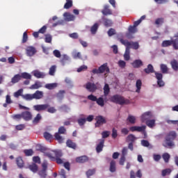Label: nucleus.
<instances>
[{
    "label": "nucleus",
    "mask_w": 178,
    "mask_h": 178,
    "mask_svg": "<svg viewBox=\"0 0 178 178\" xmlns=\"http://www.w3.org/2000/svg\"><path fill=\"white\" fill-rule=\"evenodd\" d=\"M145 73L146 74H150V73H154L155 77L157 80V84L159 87H163L165 86V82L163 81V74L161 72H155V70L154 69V66L152 64H149L147 67V68L144 69Z\"/></svg>",
    "instance_id": "nucleus-1"
},
{
    "label": "nucleus",
    "mask_w": 178,
    "mask_h": 178,
    "mask_svg": "<svg viewBox=\"0 0 178 178\" xmlns=\"http://www.w3.org/2000/svg\"><path fill=\"white\" fill-rule=\"evenodd\" d=\"M177 137V134H176V131H170L165 136V143L163 144V146L165 148L168 147H175V143L173 142V140H175Z\"/></svg>",
    "instance_id": "nucleus-2"
},
{
    "label": "nucleus",
    "mask_w": 178,
    "mask_h": 178,
    "mask_svg": "<svg viewBox=\"0 0 178 178\" xmlns=\"http://www.w3.org/2000/svg\"><path fill=\"white\" fill-rule=\"evenodd\" d=\"M111 70L109 69L107 63L102 65L98 69L95 68L92 70V73H93V74H102L104 73V76H106V74H109Z\"/></svg>",
    "instance_id": "nucleus-3"
},
{
    "label": "nucleus",
    "mask_w": 178,
    "mask_h": 178,
    "mask_svg": "<svg viewBox=\"0 0 178 178\" xmlns=\"http://www.w3.org/2000/svg\"><path fill=\"white\" fill-rule=\"evenodd\" d=\"M111 102H114V104H118L119 105H127L130 104V100L126 99L123 97V96H120L119 95H115L111 97Z\"/></svg>",
    "instance_id": "nucleus-4"
},
{
    "label": "nucleus",
    "mask_w": 178,
    "mask_h": 178,
    "mask_svg": "<svg viewBox=\"0 0 178 178\" xmlns=\"http://www.w3.org/2000/svg\"><path fill=\"white\" fill-rule=\"evenodd\" d=\"M120 42L122 45H124L126 47L127 49L130 50V49L132 48V49H138L140 48V44L137 42H129L127 40L120 39Z\"/></svg>",
    "instance_id": "nucleus-5"
},
{
    "label": "nucleus",
    "mask_w": 178,
    "mask_h": 178,
    "mask_svg": "<svg viewBox=\"0 0 178 178\" xmlns=\"http://www.w3.org/2000/svg\"><path fill=\"white\" fill-rule=\"evenodd\" d=\"M60 134H66V128L65 127H60L58 128V132H56L54 134L55 139L60 143L62 144L63 143V138L60 136Z\"/></svg>",
    "instance_id": "nucleus-6"
},
{
    "label": "nucleus",
    "mask_w": 178,
    "mask_h": 178,
    "mask_svg": "<svg viewBox=\"0 0 178 178\" xmlns=\"http://www.w3.org/2000/svg\"><path fill=\"white\" fill-rule=\"evenodd\" d=\"M95 120V127H99L100 126H102V124H105L106 123V120L102 115L97 116Z\"/></svg>",
    "instance_id": "nucleus-7"
},
{
    "label": "nucleus",
    "mask_w": 178,
    "mask_h": 178,
    "mask_svg": "<svg viewBox=\"0 0 178 178\" xmlns=\"http://www.w3.org/2000/svg\"><path fill=\"white\" fill-rule=\"evenodd\" d=\"M49 108V104H37L33 106L34 111H36L37 112H41V111H47Z\"/></svg>",
    "instance_id": "nucleus-8"
},
{
    "label": "nucleus",
    "mask_w": 178,
    "mask_h": 178,
    "mask_svg": "<svg viewBox=\"0 0 178 178\" xmlns=\"http://www.w3.org/2000/svg\"><path fill=\"white\" fill-rule=\"evenodd\" d=\"M86 88L89 91V92H95L97 90H98V88L97 87V85L94 83L88 82L86 85Z\"/></svg>",
    "instance_id": "nucleus-9"
},
{
    "label": "nucleus",
    "mask_w": 178,
    "mask_h": 178,
    "mask_svg": "<svg viewBox=\"0 0 178 178\" xmlns=\"http://www.w3.org/2000/svg\"><path fill=\"white\" fill-rule=\"evenodd\" d=\"M129 33L126 34V37L128 38L129 40L133 38L131 34H136L137 33V28L136 26H129L128 29Z\"/></svg>",
    "instance_id": "nucleus-10"
},
{
    "label": "nucleus",
    "mask_w": 178,
    "mask_h": 178,
    "mask_svg": "<svg viewBox=\"0 0 178 178\" xmlns=\"http://www.w3.org/2000/svg\"><path fill=\"white\" fill-rule=\"evenodd\" d=\"M26 55L27 56H33L35 55L37 50L35 49V47L33 46H29L26 49Z\"/></svg>",
    "instance_id": "nucleus-11"
},
{
    "label": "nucleus",
    "mask_w": 178,
    "mask_h": 178,
    "mask_svg": "<svg viewBox=\"0 0 178 178\" xmlns=\"http://www.w3.org/2000/svg\"><path fill=\"white\" fill-rule=\"evenodd\" d=\"M22 119L24 120H26V122H29L33 119V115L31 114V112L30 111H24L22 113Z\"/></svg>",
    "instance_id": "nucleus-12"
},
{
    "label": "nucleus",
    "mask_w": 178,
    "mask_h": 178,
    "mask_svg": "<svg viewBox=\"0 0 178 178\" xmlns=\"http://www.w3.org/2000/svg\"><path fill=\"white\" fill-rule=\"evenodd\" d=\"M152 118V113L151 111H147L141 115V121L143 122H147L149 120L148 119H151Z\"/></svg>",
    "instance_id": "nucleus-13"
},
{
    "label": "nucleus",
    "mask_w": 178,
    "mask_h": 178,
    "mask_svg": "<svg viewBox=\"0 0 178 178\" xmlns=\"http://www.w3.org/2000/svg\"><path fill=\"white\" fill-rule=\"evenodd\" d=\"M145 128H146L145 126H142V127L134 126V127H129V130L130 131H132V132H134V131L141 132V131H144V130H145Z\"/></svg>",
    "instance_id": "nucleus-14"
},
{
    "label": "nucleus",
    "mask_w": 178,
    "mask_h": 178,
    "mask_svg": "<svg viewBox=\"0 0 178 178\" xmlns=\"http://www.w3.org/2000/svg\"><path fill=\"white\" fill-rule=\"evenodd\" d=\"M33 76L36 77V79H45V73L41 72L39 70H35L33 71Z\"/></svg>",
    "instance_id": "nucleus-15"
},
{
    "label": "nucleus",
    "mask_w": 178,
    "mask_h": 178,
    "mask_svg": "<svg viewBox=\"0 0 178 178\" xmlns=\"http://www.w3.org/2000/svg\"><path fill=\"white\" fill-rule=\"evenodd\" d=\"M76 162L78 163H86V162H88V157L87 156H81L76 157Z\"/></svg>",
    "instance_id": "nucleus-16"
},
{
    "label": "nucleus",
    "mask_w": 178,
    "mask_h": 178,
    "mask_svg": "<svg viewBox=\"0 0 178 178\" xmlns=\"http://www.w3.org/2000/svg\"><path fill=\"white\" fill-rule=\"evenodd\" d=\"M99 144L96 147V151L97 153L102 152V149H104V144H105L104 139H100Z\"/></svg>",
    "instance_id": "nucleus-17"
},
{
    "label": "nucleus",
    "mask_w": 178,
    "mask_h": 178,
    "mask_svg": "<svg viewBox=\"0 0 178 178\" xmlns=\"http://www.w3.org/2000/svg\"><path fill=\"white\" fill-rule=\"evenodd\" d=\"M66 145L68 148H72V149H76L77 148V145L73 140L68 139L66 141Z\"/></svg>",
    "instance_id": "nucleus-18"
},
{
    "label": "nucleus",
    "mask_w": 178,
    "mask_h": 178,
    "mask_svg": "<svg viewBox=\"0 0 178 178\" xmlns=\"http://www.w3.org/2000/svg\"><path fill=\"white\" fill-rule=\"evenodd\" d=\"M102 13H103L104 16L112 15V10L109 9V5H105L104 6V9L102 10Z\"/></svg>",
    "instance_id": "nucleus-19"
},
{
    "label": "nucleus",
    "mask_w": 178,
    "mask_h": 178,
    "mask_svg": "<svg viewBox=\"0 0 178 178\" xmlns=\"http://www.w3.org/2000/svg\"><path fill=\"white\" fill-rule=\"evenodd\" d=\"M63 16L65 17L66 22H73L76 17L69 13H65Z\"/></svg>",
    "instance_id": "nucleus-20"
},
{
    "label": "nucleus",
    "mask_w": 178,
    "mask_h": 178,
    "mask_svg": "<svg viewBox=\"0 0 178 178\" xmlns=\"http://www.w3.org/2000/svg\"><path fill=\"white\" fill-rule=\"evenodd\" d=\"M33 95L34 99H41L44 97V92L42 91L37 90Z\"/></svg>",
    "instance_id": "nucleus-21"
},
{
    "label": "nucleus",
    "mask_w": 178,
    "mask_h": 178,
    "mask_svg": "<svg viewBox=\"0 0 178 178\" xmlns=\"http://www.w3.org/2000/svg\"><path fill=\"white\" fill-rule=\"evenodd\" d=\"M131 65L135 69H138V67H141L144 64L141 60H135Z\"/></svg>",
    "instance_id": "nucleus-22"
},
{
    "label": "nucleus",
    "mask_w": 178,
    "mask_h": 178,
    "mask_svg": "<svg viewBox=\"0 0 178 178\" xmlns=\"http://www.w3.org/2000/svg\"><path fill=\"white\" fill-rule=\"evenodd\" d=\"M10 104H13V101L10 99V95H7L6 96V103L3 104V108H8V105H10Z\"/></svg>",
    "instance_id": "nucleus-23"
},
{
    "label": "nucleus",
    "mask_w": 178,
    "mask_h": 178,
    "mask_svg": "<svg viewBox=\"0 0 178 178\" xmlns=\"http://www.w3.org/2000/svg\"><path fill=\"white\" fill-rule=\"evenodd\" d=\"M22 80V76H20V74H15L12 79H11V83L13 84H16V83H19Z\"/></svg>",
    "instance_id": "nucleus-24"
},
{
    "label": "nucleus",
    "mask_w": 178,
    "mask_h": 178,
    "mask_svg": "<svg viewBox=\"0 0 178 178\" xmlns=\"http://www.w3.org/2000/svg\"><path fill=\"white\" fill-rule=\"evenodd\" d=\"M171 45H173L172 40H164L161 43V47L163 48H168V47H170Z\"/></svg>",
    "instance_id": "nucleus-25"
},
{
    "label": "nucleus",
    "mask_w": 178,
    "mask_h": 178,
    "mask_svg": "<svg viewBox=\"0 0 178 178\" xmlns=\"http://www.w3.org/2000/svg\"><path fill=\"white\" fill-rule=\"evenodd\" d=\"M141 86H143V82L141 81V79H138L136 83V92L140 93L141 91Z\"/></svg>",
    "instance_id": "nucleus-26"
},
{
    "label": "nucleus",
    "mask_w": 178,
    "mask_h": 178,
    "mask_svg": "<svg viewBox=\"0 0 178 178\" xmlns=\"http://www.w3.org/2000/svg\"><path fill=\"white\" fill-rule=\"evenodd\" d=\"M42 87V83L40 81H36L34 84H33L31 87V90H38V88H41Z\"/></svg>",
    "instance_id": "nucleus-27"
},
{
    "label": "nucleus",
    "mask_w": 178,
    "mask_h": 178,
    "mask_svg": "<svg viewBox=\"0 0 178 178\" xmlns=\"http://www.w3.org/2000/svg\"><path fill=\"white\" fill-rule=\"evenodd\" d=\"M110 172H111V173L116 172V161H115V160H112L110 163Z\"/></svg>",
    "instance_id": "nucleus-28"
},
{
    "label": "nucleus",
    "mask_w": 178,
    "mask_h": 178,
    "mask_svg": "<svg viewBox=\"0 0 178 178\" xmlns=\"http://www.w3.org/2000/svg\"><path fill=\"white\" fill-rule=\"evenodd\" d=\"M16 163L20 169L24 166V161H23V159L22 157H18L16 159Z\"/></svg>",
    "instance_id": "nucleus-29"
},
{
    "label": "nucleus",
    "mask_w": 178,
    "mask_h": 178,
    "mask_svg": "<svg viewBox=\"0 0 178 178\" xmlns=\"http://www.w3.org/2000/svg\"><path fill=\"white\" fill-rule=\"evenodd\" d=\"M45 88L47 90H54V88H56L58 87V83H47L44 86Z\"/></svg>",
    "instance_id": "nucleus-30"
},
{
    "label": "nucleus",
    "mask_w": 178,
    "mask_h": 178,
    "mask_svg": "<svg viewBox=\"0 0 178 178\" xmlns=\"http://www.w3.org/2000/svg\"><path fill=\"white\" fill-rule=\"evenodd\" d=\"M22 97L23 99H25L26 101H33V99H34V96L31 94L22 95Z\"/></svg>",
    "instance_id": "nucleus-31"
},
{
    "label": "nucleus",
    "mask_w": 178,
    "mask_h": 178,
    "mask_svg": "<svg viewBox=\"0 0 178 178\" xmlns=\"http://www.w3.org/2000/svg\"><path fill=\"white\" fill-rule=\"evenodd\" d=\"M29 169L33 173H37V172H38V165L35 163H33L32 165H29Z\"/></svg>",
    "instance_id": "nucleus-32"
},
{
    "label": "nucleus",
    "mask_w": 178,
    "mask_h": 178,
    "mask_svg": "<svg viewBox=\"0 0 178 178\" xmlns=\"http://www.w3.org/2000/svg\"><path fill=\"white\" fill-rule=\"evenodd\" d=\"M103 90H104V96L108 97V95H109V92H111V88H109V85L108 83H106L104 85Z\"/></svg>",
    "instance_id": "nucleus-33"
},
{
    "label": "nucleus",
    "mask_w": 178,
    "mask_h": 178,
    "mask_svg": "<svg viewBox=\"0 0 178 178\" xmlns=\"http://www.w3.org/2000/svg\"><path fill=\"white\" fill-rule=\"evenodd\" d=\"M136 136H135L134 135H133V134H129V135L127 137V138H126L127 143H134V141H136Z\"/></svg>",
    "instance_id": "nucleus-34"
},
{
    "label": "nucleus",
    "mask_w": 178,
    "mask_h": 178,
    "mask_svg": "<svg viewBox=\"0 0 178 178\" xmlns=\"http://www.w3.org/2000/svg\"><path fill=\"white\" fill-rule=\"evenodd\" d=\"M170 65L175 72H177L178 70V62L176 60H173L170 62Z\"/></svg>",
    "instance_id": "nucleus-35"
},
{
    "label": "nucleus",
    "mask_w": 178,
    "mask_h": 178,
    "mask_svg": "<svg viewBox=\"0 0 178 178\" xmlns=\"http://www.w3.org/2000/svg\"><path fill=\"white\" fill-rule=\"evenodd\" d=\"M98 27H99V25L98 23H95L91 28H90V32L92 34H96L97 31H98Z\"/></svg>",
    "instance_id": "nucleus-36"
},
{
    "label": "nucleus",
    "mask_w": 178,
    "mask_h": 178,
    "mask_svg": "<svg viewBox=\"0 0 178 178\" xmlns=\"http://www.w3.org/2000/svg\"><path fill=\"white\" fill-rule=\"evenodd\" d=\"M73 6L72 0H66V3L64 5V9H70Z\"/></svg>",
    "instance_id": "nucleus-37"
},
{
    "label": "nucleus",
    "mask_w": 178,
    "mask_h": 178,
    "mask_svg": "<svg viewBox=\"0 0 178 178\" xmlns=\"http://www.w3.org/2000/svg\"><path fill=\"white\" fill-rule=\"evenodd\" d=\"M20 76L21 79H25L26 80H31V74L27 72H22Z\"/></svg>",
    "instance_id": "nucleus-38"
},
{
    "label": "nucleus",
    "mask_w": 178,
    "mask_h": 178,
    "mask_svg": "<svg viewBox=\"0 0 178 178\" xmlns=\"http://www.w3.org/2000/svg\"><path fill=\"white\" fill-rule=\"evenodd\" d=\"M104 24L106 27H111L112 24L113 23L112 22V20L109 19L104 18Z\"/></svg>",
    "instance_id": "nucleus-39"
},
{
    "label": "nucleus",
    "mask_w": 178,
    "mask_h": 178,
    "mask_svg": "<svg viewBox=\"0 0 178 178\" xmlns=\"http://www.w3.org/2000/svg\"><path fill=\"white\" fill-rule=\"evenodd\" d=\"M146 124L148 127H150V129H152V127L155 126V120H147L146 121Z\"/></svg>",
    "instance_id": "nucleus-40"
},
{
    "label": "nucleus",
    "mask_w": 178,
    "mask_h": 178,
    "mask_svg": "<svg viewBox=\"0 0 178 178\" xmlns=\"http://www.w3.org/2000/svg\"><path fill=\"white\" fill-rule=\"evenodd\" d=\"M160 69L161 70V72L163 74H166V73H168V65H165V64H161L160 65Z\"/></svg>",
    "instance_id": "nucleus-41"
},
{
    "label": "nucleus",
    "mask_w": 178,
    "mask_h": 178,
    "mask_svg": "<svg viewBox=\"0 0 178 178\" xmlns=\"http://www.w3.org/2000/svg\"><path fill=\"white\" fill-rule=\"evenodd\" d=\"M65 94H66L65 90H59V92L56 94V97L58 98V99H63Z\"/></svg>",
    "instance_id": "nucleus-42"
},
{
    "label": "nucleus",
    "mask_w": 178,
    "mask_h": 178,
    "mask_svg": "<svg viewBox=\"0 0 178 178\" xmlns=\"http://www.w3.org/2000/svg\"><path fill=\"white\" fill-rule=\"evenodd\" d=\"M43 136H44L45 140H47V141H51V140H52V138H54V136L48 132H44L43 134Z\"/></svg>",
    "instance_id": "nucleus-43"
},
{
    "label": "nucleus",
    "mask_w": 178,
    "mask_h": 178,
    "mask_svg": "<svg viewBox=\"0 0 178 178\" xmlns=\"http://www.w3.org/2000/svg\"><path fill=\"white\" fill-rule=\"evenodd\" d=\"M44 156H47V158H49V159L51 160L53 162H55V156L51 152H44Z\"/></svg>",
    "instance_id": "nucleus-44"
},
{
    "label": "nucleus",
    "mask_w": 178,
    "mask_h": 178,
    "mask_svg": "<svg viewBox=\"0 0 178 178\" xmlns=\"http://www.w3.org/2000/svg\"><path fill=\"white\" fill-rule=\"evenodd\" d=\"M141 144H142V145H143V147H149V148H153V146L152 145H151L150 144H149V142H148V140H141Z\"/></svg>",
    "instance_id": "nucleus-45"
},
{
    "label": "nucleus",
    "mask_w": 178,
    "mask_h": 178,
    "mask_svg": "<svg viewBox=\"0 0 178 178\" xmlns=\"http://www.w3.org/2000/svg\"><path fill=\"white\" fill-rule=\"evenodd\" d=\"M124 60H130V50H129V49H127V47L125 53L124 54Z\"/></svg>",
    "instance_id": "nucleus-46"
},
{
    "label": "nucleus",
    "mask_w": 178,
    "mask_h": 178,
    "mask_svg": "<svg viewBox=\"0 0 178 178\" xmlns=\"http://www.w3.org/2000/svg\"><path fill=\"white\" fill-rule=\"evenodd\" d=\"M56 72V65H52V66L49 68V74L50 76H54Z\"/></svg>",
    "instance_id": "nucleus-47"
},
{
    "label": "nucleus",
    "mask_w": 178,
    "mask_h": 178,
    "mask_svg": "<svg viewBox=\"0 0 178 178\" xmlns=\"http://www.w3.org/2000/svg\"><path fill=\"white\" fill-rule=\"evenodd\" d=\"M162 158L165 163H168L169 162V159H170V155L168 153H164L162 155Z\"/></svg>",
    "instance_id": "nucleus-48"
},
{
    "label": "nucleus",
    "mask_w": 178,
    "mask_h": 178,
    "mask_svg": "<svg viewBox=\"0 0 178 178\" xmlns=\"http://www.w3.org/2000/svg\"><path fill=\"white\" fill-rule=\"evenodd\" d=\"M172 40L173 49L178 51V39H172Z\"/></svg>",
    "instance_id": "nucleus-49"
},
{
    "label": "nucleus",
    "mask_w": 178,
    "mask_h": 178,
    "mask_svg": "<svg viewBox=\"0 0 178 178\" xmlns=\"http://www.w3.org/2000/svg\"><path fill=\"white\" fill-rule=\"evenodd\" d=\"M96 102L97 105H99V106H104L105 105V102H104V98L102 97H99L98 99H97Z\"/></svg>",
    "instance_id": "nucleus-50"
},
{
    "label": "nucleus",
    "mask_w": 178,
    "mask_h": 178,
    "mask_svg": "<svg viewBox=\"0 0 178 178\" xmlns=\"http://www.w3.org/2000/svg\"><path fill=\"white\" fill-rule=\"evenodd\" d=\"M36 149H37V151H40V152H45V151H47V147H45L41 145H37Z\"/></svg>",
    "instance_id": "nucleus-51"
},
{
    "label": "nucleus",
    "mask_w": 178,
    "mask_h": 178,
    "mask_svg": "<svg viewBox=\"0 0 178 178\" xmlns=\"http://www.w3.org/2000/svg\"><path fill=\"white\" fill-rule=\"evenodd\" d=\"M161 173L162 176L165 177L167 176V175H170V173H172V170L170 168H166L163 170Z\"/></svg>",
    "instance_id": "nucleus-52"
},
{
    "label": "nucleus",
    "mask_w": 178,
    "mask_h": 178,
    "mask_svg": "<svg viewBox=\"0 0 178 178\" xmlns=\"http://www.w3.org/2000/svg\"><path fill=\"white\" fill-rule=\"evenodd\" d=\"M24 152L26 156H31L34 154V152L31 149H24Z\"/></svg>",
    "instance_id": "nucleus-53"
},
{
    "label": "nucleus",
    "mask_w": 178,
    "mask_h": 178,
    "mask_svg": "<svg viewBox=\"0 0 178 178\" xmlns=\"http://www.w3.org/2000/svg\"><path fill=\"white\" fill-rule=\"evenodd\" d=\"M127 120L131 124H134V123H136V117H134L133 115H129L127 118Z\"/></svg>",
    "instance_id": "nucleus-54"
},
{
    "label": "nucleus",
    "mask_w": 178,
    "mask_h": 178,
    "mask_svg": "<svg viewBox=\"0 0 178 178\" xmlns=\"http://www.w3.org/2000/svg\"><path fill=\"white\" fill-rule=\"evenodd\" d=\"M55 155V158H62L63 154L60 151H51Z\"/></svg>",
    "instance_id": "nucleus-55"
},
{
    "label": "nucleus",
    "mask_w": 178,
    "mask_h": 178,
    "mask_svg": "<svg viewBox=\"0 0 178 178\" xmlns=\"http://www.w3.org/2000/svg\"><path fill=\"white\" fill-rule=\"evenodd\" d=\"M22 94H23V89H19L14 93V97L15 98H19V97H22V95H23Z\"/></svg>",
    "instance_id": "nucleus-56"
},
{
    "label": "nucleus",
    "mask_w": 178,
    "mask_h": 178,
    "mask_svg": "<svg viewBox=\"0 0 178 178\" xmlns=\"http://www.w3.org/2000/svg\"><path fill=\"white\" fill-rule=\"evenodd\" d=\"M38 175L41 178H46L47 177V170H42L39 171Z\"/></svg>",
    "instance_id": "nucleus-57"
},
{
    "label": "nucleus",
    "mask_w": 178,
    "mask_h": 178,
    "mask_svg": "<svg viewBox=\"0 0 178 178\" xmlns=\"http://www.w3.org/2000/svg\"><path fill=\"white\" fill-rule=\"evenodd\" d=\"M107 33L108 37H112V35H115V34H116V30H115L113 28H111L108 31Z\"/></svg>",
    "instance_id": "nucleus-58"
},
{
    "label": "nucleus",
    "mask_w": 178,
    "mask_h": 178,
    "mask_svg": "<svg viewBox=\"0 0 178 178\" xmlns=\"http://www.w3.org/2000/svg\"><path fill=\"white\" fill-rule=\"evenodd\" d=\"M42 119L41 114L38 113L33 120V123H38Z\"/></svg>",
    "instance_id": "nucleus-59"
},
{
    "label": "nucleus",
    "mask_w": 178,
    "mask_h": 178,
    "mask_svg": "<svg viewBox=\"0 0 178 178\" xmlns=\"http://www.w3.org/2000/svg\"><path fill=\"white\" fill-rule=\"evenodd\" d=\"M74 59H81V53L80 52H74L72 54Z\"/></svg>",
    "instance_id": "nucleus-60"
},
{
    "label": "nucleus",
    "mask_w": 178,
    "mask_h": 178,
    "mask_svg": "<svg viewBox=\"0 0 178 178\" xmlns=\"http://www.w3.org/2000/svg\"><path fill=\"white\" fill-rule=\"evenodd\" d=\"M86 122H87L86 118H79L78 120V124H79V126H84V124H86Z\"/></svg>",
    "instance_id": "nucleus-61"
},
{
    "label": "nucleus",
    "mask_w": 178,
    "mask_h": 178,
    "mask_svg": "<svg viewBox=\"0 0 178 178\" xmlns=\"http://www.w3.org/2000/svg\"><path fill=\"white\" fill-rule=\"evenodd\" d=\"M44 41L48 44H51L52 42V36H51V35H46Z\"/></svg>",
    "instance_id": "nucleus-62"
},
{
    "label": "nucleus",
    "mask_w": 178,
    "mask_h": 178,
    "mask_svg": "<svg viewBox=\"0 0 178 178\" xmlns=\"http://www.w3.org/2000/svg\"><path fill=\"white\" fill-rule=\"evenodd\" d=\"M95 173V169L88 170L86 172V176H87V177H90L92 176V175H94Z\"/></svg>",
    "instance_id": "nucleus-63"
},
{
    "label": "nucleus",
    "mask_w": 178,
    "mask_h": 178,
    "mask_svg": "<svg viewBox=\"0 0 178 178\" xmlns=\"http://www.w3.org/2000/svg\"><path fill=\"white\" fill-rule=\"evenodd\" d=\"M164 19L161 17V18H157L155 21V24L159 25V24H163Z\"/></svg>",
    "instance_id": "nucleus-64"
}]
</instances>
